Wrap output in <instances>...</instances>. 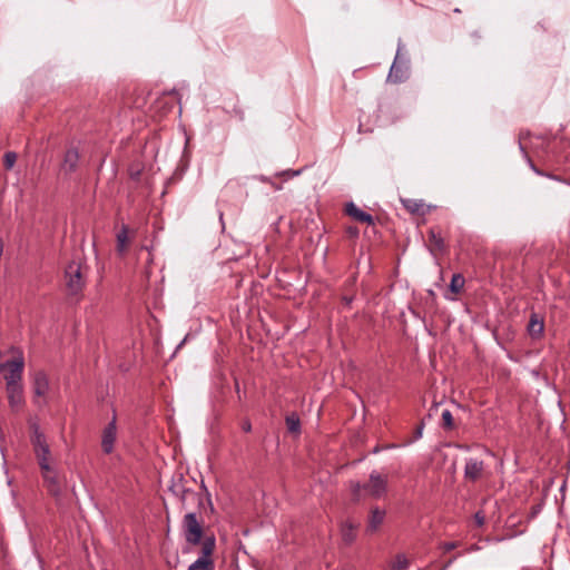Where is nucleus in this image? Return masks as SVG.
Segmentation results:
<instances>
[{"instance_id": "31", "label": "nucleus", "mask_w": 570, "mask_h": 570, "mask_svg": "<svg viewBox=\"0 0 570 570\" xmlns=\"http://www.w3.org/2000/svg\"><path fill=\"white\" fill-rule=\"evenodd\" d=\"M422 432H423V424H421L417 428L416 433H415V439H420L422 436Z\"/></svg>"}, {"instance_id": "13", "label": "nucleus", "mask_w": 570, "mask_h": 570, "mask_svg": "<svg viewBox=\"0 0 570 570\" xmlns=\"http://www.w3.org/2000/svg\"><path fill=\"white\" fill-rule=\"evenodd\" d=\"M79 161V154L76 148H70L66 151L62 163L65 173H72L76 170Z\"/></svg>"}, {"instance_id": "7", "label": "nucleus", "mask_w": 570, "mask_h": 570, "mask_svg": "<svg viewBox=\"0 0 570 570\" xmlns=\"http://www.w3.org/2000/svg\"><path fill=\"white\" fill-rule=\"evenodd\" d=\"M40 471L48 493L55 498H59L62 493V480L55 464L48 466V470Z\"/></svg>"}, {"instance_id": "29", "label": "nucleus", "mask_w": 570, "mask_h": 570, "mask_svg": "<svg viewBox=\"0 0 570 570\" xmlns=\"http://www.w3.org/2000/svg\"><path fill=\"white\" fill-rule=\"evenodd\" d=\"M458 547V543L456 542H445L443 543L442 548L445 552H449V551H452L453 549H455Z\"/></svg>"}, {"instance_id": "4", "label": "nucleus", "mask_w": 570, "mask_h": 570, "mask_svg": "<svg viewBox=\"0 0 570 570\" xmlns=\"http://www.w3.org/2000/svg\"><path fill=\"white\" fill-rule=\"evenodd\" d=\"M24 370V358L22 353H19L12 360L0 363V372L4 374L6 386L22 385V374Z\"/></svg>"}, {"instance_id": "32", "label": "nucleus", "mask_w": 570, "mask_h": 570, "mask_svg": "<svg viewBox=\"0 0 570 570\" xmlns=\"http://www.w3.org/2000/svg\"><path fill=\"white\" fill-rule=\"evenodd\" d=\"M456 448L460 449V450H464V451L469 450V446L468 445H463V444H458Z\"/></svg>"}, {"instance_id": "10", "label": "nucleus", "mask_w": 570, "mask_h": 570, "mask_svg": "<svg viewBox=\"0 0 570 570\" xmlns=\"http://www.w3.org/2000/svg\"><path fill=\"white\" fill-rule=\"evenodd\" d=\"M117 436L116 419L114 417L104 429L101 436V448L106 454L114 451V444Z\"/></svg>"}, {"instance_id": "21", "label": "nucleus", "mask_w": 570, "mask_h": 570, "mask_svg": "<svg viewBox=\"0 0 570 570\" xmlns=\"http://www.w3.org/2000/svg\"><path fill=\"white\" fill-rule=\"evenodd\" d=\"M429 240H430L432 250H438V252L444 250V248H445L444 240L441 237V235L438 234L435 230L431 229L429 232Z\"/></svg>"}, {"instance_id": "9", "label": "nucleus", "mask_w": 570, "mask_h": 570, "mask_svg": "<svg viewBox=\"0 0 570 570\" xmlns=\"http://www.w3.org/2000/svg\"><path fill=\"white\" fill-rule=\"evenodd\" d=\"M50 384L47 374L43 371H37L32 376V390L35 404L41 405L39 399L45 397L49 392Z\"/></svg>"}, {"instance_id": "6", "label": "nucleus", "mask_w": 570, "mask_h": 570, "mask_svg": "<svg viewBox=\"0 0 570 570\" xmlns=\"http://www.w3.org/2000/svg\"><path fill=\"white\" fill-rule=\"evenodd\" d=\"M181 528L187 543L197 546L202 542L203 527L195 512L185 514Z\"/></svg>"}, {"instance_id": "20", "label": "nucleus", "mask_w": 570, "mask_h": 570, "mask_svg": "<svg viewBox=\"0 0 570 570\" xmlns=\"http://www.w3.org/2000/svg\"><path fill=\"white\" fill-rule=\"evenodd\" d=\"M285 423L289 433L295 435H298L301 433V420L295 412H292L286 415Z\"/></svg>"}, {"instance_id": "12", "label": "nucleus", "mask_w": 570, "mask_h": 570, "mask_svg": "<svg viewBox=\"0 0 570 570\" xmlns=\"http://www.w3.org/2000/svg\"><path fill=\"white\" fill-rule=\"evenodd\" d=\"M345 212L348 216L357 222L366 223L368 225L374 224L373 216L360 209L354 203H348L346 205Z\"/></svg>"}, {"instance_id": "14", "label": "nucleus", "mask_w": 570, "mask_h": 570, "mask_svg": "<svg viewBox=\"0 0 570 570\" xmlns=\"http://www.w3.org/2000/svg\"><path fill=\"white\" fill-rule=\"evenodd\" d=\"M401 202L403 207L411 214L425 215L429 212V208L422 200L406 198Z\"/></svg>"}, {"instance_id": "34", "label": "nucleus", "mask_w": 570, "mask_h": 570, "mask_svg": "<svg viewBox=\"0 0 570 570\" xmlns=\"http://www.w3.org/2000/svg\"><path fill=\"white\" fill-rule=\"evenodd\" d=\"M275 189H281L279 185H273Z\"/></svg>"}, {"instance_id": "28", "label": "nucleus", "mask_w": 570, "mask_h": 570, "mask_svg": "<svg viewBox=\"0 0 570 570\" xmlns=\"http://www.w3.org/2000/svg\"><path fill=\"white\" fill-rule=\"evenodd\" d=\"M474 521L476 523L478 527H482L485 522V517L482 514L481 511H478L475 514H474Z\"/></svg>"}, {"instance_id": "11", "label": "nucleus", "mask_w": 570, "mask_h": 570, "mask_svg": "<svg viewBox=\"0 0 570 570\" xmlns=\"http://www.w3.org/2000/svg\"><path fill=\"white\" fill-rule=\"evenodd\" d=\"M7 397L9 405L12 411H19L24 404L23 397V386L22 385H13L6 386Z\"/></svg>"}, {"instance_id": "25", "label": "nucleus", "mask_w": 570, "mask_h": 570, "mask_svg": "<svg viewBox=\"0 0 570 570\" xmlns=\"http://www.w3.org/2000/svg\"><path fill=\"white\" fill-rule=\"evenodd\" d=\"M442 428L444 430H452L454 428V420L450 410H443L442 412Z\"/></svg>"}, {"instance_id": "22", "label": "nucleus", "mask_w": 570, "mask_h": 570, "mask_svg": "<svg viewBox=\"0 0 570 570\" xmlns=\"http://www.w3.org/2000/svg\"><path fill=\"white\" fill-rule=\"evenodd\" d=\"M464 284H465L464 276L460 273H456V274H453L449 287L453 294H459L463 289Z\"/></svg>"}, {"instance_id": "19", "label": "nucleus", "mask_w": 570, "mask_h": 570, "mask_svg": "<svg viewBox=\"0 0 570 570\" xmlns=\"http://www.w3.org/2000/svg\"><path fill=\"white\" fill-rule=\"evenodd\" d=\"M128 234L129 229L126 225H122L120 230L117 233V252L119 254H124L127 250V246L129 243Z\"/></svg>"}, {"instance_id": "30", "label": "nucleus", "mask_w": 570, "mask_h": 570, "mask_svg": "<svg viewBox=\"0 0 570 570\" xmlns=\"http://www.w3.org/2000/svg\"><path fill=\"white\" fill-rule=\"evenodd\" d=\"M243 430H244L245 432H250V430H252V424H250V422H249V421H245V422L243 423Z\"/></svg>"}, {"instance_id": "24", "label": "nucleus", "mask_w": 570, "mask_h": 570, "mask_svg": "<svg viewBox=\"0 0 570 570\" xmlns=\"http://www.w3.org/2000/svg\"><path fill=\"white\" fill-rule=\"evenodd\" d=\"M409 567V560L406 559L405 554L399 553L395 557V560L392 564L393 570H405Z\"/></svg>"}, {"instance_id": "26", "label": "nucleus", "mask_w": 570, "mask_h": 570, "mask_svg": "<svg viewBox=\"0 0 570 570\" xmlns=\"http://www.w3.org/2000/svg\"><path fill=\"white\" fill-rule=\"evenodd\" d=\"M16 160H17V154L16 153L8 151V153L4 154L3 163H4V167L7 169H11L14 166Z\"/></svg>"}, {"instance_id": "33", "label": "nucleus", "mask_w": 570, "mask_h": 570, "mask_svg": "<svg viewBox=\"0 0 570 570\" xmlns=\"http://www.w3.org/2000/svg\"><path fill=\"white\" fill-rule=\"evenodd\" d=\"M454 559H455V558L450 559V560L448 561V563L445 564V568H446V567H449V566L453 562V560H454Z\"/></svg>"}, {"instance_id": "23", "label": "nucleus", "mask_w": 570, "mask_h": 570, "mask_svg": "<svg viewBox=\"0 0 570 570\" xmlns=\"http://www.w3.org/2000/svg\"><path fill=\"white\" fill-rule=\"evenodd\" d=\"M214 569H215L214 560H205V558H198L196 561H194L188 567V570H214Z\"/></svg>"}, {"instance_id": "5", "label": "nucleus", "mask_w": 570, "mask_h": 570, "mask_svg": "<svg viewBox=\"0 0 570 570\" xmlns=\"http://www.w3.org/2000/svg\"><path fill=\"white\" fill-rule=\"evenodd\" d=\"M403 45L399 42L394 61L387 75V81L401 83L409 78V60L402 55Z\"/></svg>"}, {"instance_id": "2", "label": "nucleus", "mask_w": 570, "mask_h": 570, "mask_svg": "<svg viewBox=\"0 0 570 570\" xmlns=\"http://www.w3.org/2000/svg\"><path fill=\"white\" fill-rule=\"evenodd\" d=\"M387 475L377 471H372L368 481L364 484L358 482L352 484V494L355 500H360L363 495L380 499L387 492Z\"/></svg>"}, {"instance_id": "27", "label": "nucleus", "mask_w": 570, "mask_h": 570, "mask_svg": "<svg viewBox=\"0 0 570 570\" xmlns=\"http://www.w3.org/2000/svg\"><path fill=\"white\" fill-rule=\"evenodd\" d=\"M171 491L174 492L175 495L177 497H180L181 500L185 499V495L190 493L189 490L185 489L183 485L180 484H175L173 488H171Z\"/></svg>"}, {"instance_id": "3", "label": "nucleus", "mask_w": 570, "mask_h": 570, "mask_svg": "<svg viewBox=\"0 0 570 570\" xmlns=\"http://www.w3.org/2000/svg\"><path fill=\"white\" fill-rule=\"evenodd\" d=\"M31 435L30 442L35 456L37 459L40 470H48V466L53 465V458L50 450V445L47 442L46 435L40 431L37 423L30 424Z\"/></svg>"}, {"instance_id": "15", "label": "nucleus", "mask_w": 570, "mask_h": 570, "mask_svg": "<svg viewBox=\"0 0 570 570\" xmlns=\"http://www.w3.org/2000/svg\"><path fill=\"white\" fill-rule=\"evenodd\" d=\"M356 530L357 525L352 523L351 521H345L341 525V535L342 540L345 544H352L356 539Z\"/></svg>"}, {"instance_id": "16", "label": "nucleus", "mask_w": 570, "mask_h": 570, "mask_svg": "<svg viewBox=\"0 0 570 570\" xmlns=\"http://www.w3.org/2000/svg\"><path fill=\"white\" fill-rule=\"evenodd\" d=\"M384 517H385L384 510H381L379 508L372 509L371 515L368 519L367 531L375 532L380 528V525L383 523Z\"/></svg>"}, {"instance_id": "17", "label": "nucleus", "mask_w": 570, "mask_h": 570, "mask_svg": "<svg viewBox=\"0 0 570 570\" xmlns=\"http://www.w3.org/2000/svg\"><path fill=\"white\" fill-rule=\"evenodd\" d=\"M199 544H202V554L199 558H205V560H213L212 556L216 547L215 537H205V539Z\"/></svg>"}, {"instance_id": "8", "label": "nucleus", "mask_w": 570, "mask_h": 570, "mask_svg": "<svg viewBox=\"0 0 570 570\" xmlns=\"http://www.w3.org/2000/svg\"><path fill=\"white\" fill-rule=\"evenodd\" d=\"M485 473V464L482 459L469 458L465 460L464 479L470 482H476L483 478Z\"/></svg>"}, {"instance_id": "1", "label": "nucleus", "mask_w": 570, "mask_h": 570, "mask_svg": "<svg viewBox=\"0 0 570 570\" xmlns=\"http://www.w3.org/2000/svg\"><path fill=\"white\" fill-rule=\"evenodd\" d=\"M88 276V267L81 262L71 261L65 267L63 286L68 296L81 295Z\"/></svg>"}, {"instance_id": "18", "label": "nucleus", "mask_w": 570, "mask_h": 570, "mask_svg": "<svg viewBox=\"0 0 570 570\" xmlns=\"http://www.w3.org/2000/svg\"><path fill=\"white\" fill-rule=\"evenodd\" d=\"M544 330L543 320L539 318L537 314H532L528 325L529 334L532 337H539L542 335Z\"/></svg>"}]
</instances>
